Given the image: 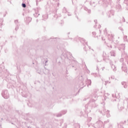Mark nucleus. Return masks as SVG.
Masks as SVG:
<instances>
[{
  "label": "nucleus",
  "mask_w": 128,
  "mask_h": 128,
  "mask_svg": "<svg viewBox=\"0 0 128 128\" xmlns=\"http://www.w3.org/2000/svg\"><path fill=\"white\" fill-rule=\"evenodd\" d=\"M22 6L23 8H26V4H22Z\"/></svg>",
  "instance_id": "nucleus-1"
}]
</instances>
